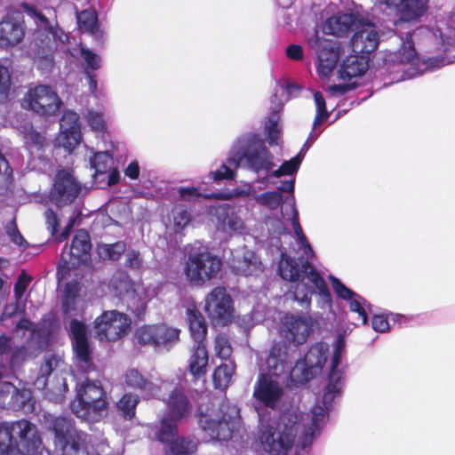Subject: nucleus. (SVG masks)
<instances>
[{"mask_svg": "<svg viewBox=\"0 0 455 455\" xmlns=\"http://www.w3.org/2000/svg\"><path fill=\"white\" fill-rule=\"evenodd\" d=\"M282 218H268L266 243L272 251L280 252L278 273L290 281V296L302 307H309L311 296H317V307L323 311L331 310L332 299L327 284L320 273L310 262L315 258L299 221V212L294 201L281 211Z\"/></svg>", "mask_w": 455, "mask_h": 455, "instance_id": "obj_1", "label": "nucleus"}, {"mask_svg": "<svg viewBox=\"0 0 455 455\" xmlns=\"http://www.w3.org/2000/svg\"><path fill=\"white\" fill-rule=\"evenodd\" d=\"M339 379L340 374L334 371L323 395V405L317 402L306 415L292 404L282 411L275 427L261 423L257 435L261 449L269 455H287L299 429H302L299 435V444L303 449L309 447L328 422L332 402L341 388Z\"/></svg>", "mask_w": 455, "mask_h": 455, "instance_id": "obj_2", "label": "nucleus"}, {"mask_svg": "<svg viewBox=\"0 0 455 455\" xmlns=\"http://www.w3.org/2000/svg\"><path fill=\"white\" fill-rule=\"evenodd\" d=\"M417 34H427L438 41L442 54L427 60L419 59L412 35L408 33L405 39L401 38V47L395 52H389L385 57L387 69L395 75L396 82L416 77L455 61V12L437 14L433 24L413 32L414 36Z\"/></svg>", "mask_w": 455, "mask_h": 455, "instance_id": "obj_3", "label": "nucleus"}, {"mask_svg": "<svg viewBox=\"0 0 455 455\" xmlns=\"http://www.w3.org/2000/svg\"><path fill=\"white\" fill-rule=\"evenodd\" d=\"M344 349L345 341L340 338L337 340L332 352L330 351L328 344L323 342L315 343L309 347L304 358L297 361L295 365L291 368V363L294 360L292 353L295 349H291L284 343H277L271 348L266 363L271 374L276 376H289L293 383L303 384L319 375L330 355H332L331 358V371L328 384L324 391H326L330 384L332 372L334 371H338L340 374L341 388L339 394L334 397L335 400L341 395L344 386L343 372L339 369ZM325 392H323V394Z\"/></svg>", "mask_w": 455, "mask_h": 455, "instance_id": "obj_4", "label": "nucleus"}, {"mask_svg": "<svg viewBox=\"0 0 455 455\" xmlns=\"http://www.w3.org/2000/svg\"><path fill=\"white\" fill-rule=\"evenodd\" d=\"M228 163L250 171L257 175L256 182L268 187L265 177L271 174L272 169L276 167L274 156L266 147L264 140L259 134L250 133L238 140V150L235 157L229 158Z\"/></svg>", "mask_w": 455, "mask_h": 455, "instance_id": "obj_5", "label": "nucleus"}, {"mask_svg": "<svg viewBox=\"0 0 455 455\" xmlns=\"http://www.w3.org/2000/svg\"><path fill=\"white\" fill-rule=\"evenodd\" d=\"M35 25V48L33 50L34 61L43 72L52 71L54 65L53 53L59 44H65L68 41V36L57 25L52 23L39 11L33 7L27 9Z\"/></svg>", "mask_w": 455, "mask_h": 455, "instance_id": "obj_6", "label": "nucleus"}, {"mask_svg": "<svg viewBox=\"0 0 455 455\" xmlns=\"http://www.w3.org/2000/svg\"><path fill=\"white\" fill-rule=\"evenodd\" d=\"M37 427L28 420L0 423V455H43Z\"/></svg>", "mask_w": 455, "mask_h": 455, "instance_id": "obj_7", "label": "nucleus"}, {"mask_svg": "<svg viewBox=\"0 0 455 455\" xmlns=\"http://www.w3.org/2000/svg\"><path fill=\"white\" fill-rule=\"evenodd\" d=\"M158 390L157 397L164 401L167 412L156 427L155 435L160 442H168L178 433V424L190 415L192 404L182 387L173 381H162Z\"/></svg>", "mask_w": 455, "mask_h": 455, "instance_id": "obj_8", "label": "nucleus"}, {"mask_svg": "<svg viewBox=\"0 0 455 455\" xmlns=\"http://www.w3.org/2000/svg\"><path fill=\"white\" fill-rule=\"evenodd\" d=\"M52 427L55 435V446L62 455H102L108 449L104 440L95 443L87 434L78 431L68 418H55Z\"/></svg>", "mask_w": 455, "mask_h": 455, "instance_id": "obj_9", "label": "nucleus"}, {"mask_svg": "<svg viewBox=\"0 0 455 455\" xmlns=\"http://www.w3.org/2000/svg\"><path fill=\"white\" fill-rule=\"evenodd\" d=\"M72 412L86 421L100 420L108 412L106 393L99 380L85 379L76 387V399L70 405Z\"/></svg>", "mask_w": 455, "mask_h": 455, "instance_id": "obj_10", "label": "nucleus"}, {"mask_svg": "<svg viewBox=\"0 0 455 455\" xmlns=\"http://www.w3.org/2000/svg\"><path fill=\"white\" fill-rule=\"evenodd\" d=\"M240 415L237 406L224 402L217 413L204 414L199 418V425L204 433L217 441L229 440L240 427Z\"/></svg>", "mask_w": 455, "mask_h": 455, "instance_id": "obj_11", "label": "nucleus"}, {"mask_svg": "<svg viewBox=\"0 0 455 455\" xmlns=\"http://www.w3.org/2000/svg\"><path fill=\"white\" fill-rule=\"evenodd\" d=\"M221 265L220 259L196 242L188 252L184 273L191 283L201 286L217 276Z\"/></svg>", "mask_w": 455, "mask_h": 455, "instance_id": "obj_12", "label": "nucleus"}, {"mask_svg": "<svg viewBox=\"0 0 455 455\" xmlns=\"http://www.w3.org/2000/svg\"><path fill=\"white\" fill-rule=\"evenodd\" d=\"M111 293L122 302L126 303L136 315H140L146 307L147 301L154 296L143 285L135 283L124 271L114 274L108 284Z\"/></svg>", "mask_w": 455, "mask_h": 455, "instance_id": "obj_13", "label": "nucleus"}, {"mask_svg": "<svg viewBox=\"0 0 455 455\" xmlns=\"http://www.w3.org/2000/svg\"><path fill=\"white\" fill-rule=\"evenodd\" d=\"M300 90L301 87L298 84L289 81H282L276 84L274 100H272L274 106L264 123V133L269 146H278L280 144L283 129L280 124V113L284 102L297 97Z\"/></svg>", "mask_w": 455, "mask_h": 455, "instance_id": "obj_14", "label": "nucleus"}, {"mask_svg": "<svg viewBox=\"0 0 455 455\" xmlns=\"http://www.w3.org/2000/svg\"><path fill=\"white\" fill-rule=\"evenodd\" d=\"M267 369L268 367L267 366ZM274 374H260L255 383L253 397L258 403L272 410H282L283 411L291 405H296L294 402H289V394L283 385L272 377ZM275 377H277L275 375Z\"/></svg>", "mask_w": 455, "mask_h": 455, "instance_id": "obj_15", "label": "nucleus"}, {"mask_svg": "<svg viewBox=\"0 0 455 455\" xmlns=\"http://www.w3.org/2000/svg\"><path fill=\"white\" fill-rule=\"evenodd\" d=\"M307 44L316 56L315 64L317 75L322 78H329L339 60V47L337 42L326 38L315 30L307 38Z\"/></svg>", "mask_w": 455, "mask_h": 455, "instance_id": "obj_16", "label": "nucleus"}, {"mask_svg": "<svg viewBox=\"0 0 455 455\" xmlns=\"http://www.w3.org/2000/svg\"><path fill=\"white\" fill-rule=\"evenodd\" d=\"M61 100L48 85L30 88L24 96L22 106L40 116H54L60 108Z\"/></svg>", "mask_w": 455, "mask_h": 455, "instance_id": "obj_17", "label": "nucleus"}, {"mask_svg": "<svg viewBox=\"0 0 455 455\" xmlns=\"http://www.w3.org/2000/svg\"><path fill=\"white\" fill-rule=\"evenodd\" d=\"M131 319L124 313L109 310L94 321L95 335L100 341H116L129 329Z\"/></svg>", "mask_w": 455, "mask_h": 455, "instance_id": "obj_18", "label": "nucleus"}, {"mask_svg": "<svg viewBox=\"0 0 455 455\" xmlns=\"http://www.w3.org/2000/svg\"><path fill=\"white\" fill-rule=\"evenodd\" d=\"M204 309L217 324L225 325L230 322L234 313L233 299L225 287H215L207 294Z\"/></svg>", "mask_w": 455, "mask_h": 455, "instance_id": "obj_19", "label": "nucleus"}, {"mask_svg": "<svg viewBox=\"0 0 455 455\" xmlns=\"http://www.w3.org/2000/svg\"><path fill=\"white\" fill-rule=\"evenodd\" d=\"M315 322L309 315H285L281 321V334L295 347L307 341L310 336Z\"/></svg>", "mask_w": 455, "mask_h": 455, "instance_id": "obj_20", "label": "nucleus"}, {"mask_svg": "<svg viewBox=\"0 0 455 455\" xmlns=\"http://www.w3.org/2000/svg\"><path fill=\"white\" fill-rule=\"evenodd\" d=\"M81 191V184L74 176L65 170H60L55 175L50 199L58 207H62L74 203Z\"/></svg>", "mask_w": 455, "mask_h": 455, "instance_id": "obj_21", "label": "nucleus"}, {"mask_svg": "<svg viewBox=\"0 0 455 455\" xmlns=\"http://www.w3.org/2000/svg\"><path fill=\"white\" fill-rule=\"evenodd\" d=\"M230 257L228 259L229 267L240 275L257 276L263 273L264 265L259 257L251 250L243 246L230 251Z\"/></svg>", "mask_w": 455, "mask_h": 455, "instance_id": "obj_22", "label": "nucleus"}, {"mask_svg": "<svg viewBox=\"0 0 455 455\" xmlns=\"http://www.w3.org/2000/svg\"><path fill=\"white\" fill-rule=\"evenodd\" d=\"M211 213L215 218V225L219 231L227 234L244 235L248 228L239 212L229 204H221L213 207Z\"/></svg>", "mask_w": 455, "mask_h": 455, "instance_id": "obj_23", "label": "nucleus"}, {"mask_svg": "<svg viewBox=\"0 0 455 455\" xmlns=\"http://www.w3.org/2000/svg\"><path fill=\"white\" fill-rule=\"evenodd\" d=\"M82 139L79 116L72 110L64 111L60 122V132L56 145L71 153Z\"/></svg>", "mask_w": 455, "mask_h": 455, "instance_id": "obj_24", "label": "nucleus"}, {"mask_svg": "<svg viewBox=\"0 0 455 455\" xmlns=\"http://www.w3.org/2000/svg\"><path fill=\"white\" fill-rule=\"evenodd\" d=\"M25 36V24L20 13L8 12L0 20V48L8 49L19 44Z\"/></svg>", "mask_w": 455, "mask_h": 455, "instance_id": "obj_25", "label": "nucleus"}, {"mask_svg": "<svg viewBox=\"0 0 455 455\" xmlns=\"http://www.w3.org/2000/svg\"><path fill=\"white\" fill-rule=\"evenodd\" d=\"M350 40L352 51L355 54L368 56L373 52L379 43V33L377 27L371 22H361Z\"/></svg>", "mask_w": 455, "mask_h": 455, "instance_id": "obj_26", "label": "nucleus"}, {"mask_svg": "<svg viewBox=\"0 0 455 455\" xmlns=\"http://www.w3.org/2000/svg\"><path fill=\"white\" fill-rule=\"evenodd\" d=\"M91 248L92 244L88 233L80 229L76 233L68 251L62 253L61 262L68 268L76 267L81 263H85L90 257Z\"/></svg>", "mask_w": 455, "mask_h": 455, "instance_id": "obj_27", "label": "nucleus"}, {"mask_svg": "<svg viewBox=\"0 0 455 455\" xmlns=\"http://www.w3.org/2000/svg\"><path fill=\"white\" fill-rule=\"evenodd\" d=\"M69 331L73 339V348L76 353L77 366L82 371H88L92 366V360L85 325L84 323L74 319L70 322Z\"/></svg>", "mask_w": 455, "mask_h": 455, "instance_id": "obj_28", "label": "nucleus"}, {"mask_svg": "<svg viewBox=\"0 0 455 455\" xmlns=\"http://www.w3.org/2000/svg\"><path fill=\"white\" fill-rule=\"evenodd\" d=\"M393 9L403 21H418L427 11L428 0H377Z\"/></svg>", "mask_w": 455, "mask_h": 455, "instance_id": "obj_29", "label": "nucleus"}, {"mask_svg": "<svg viewBox=\"0 0 455 455\" xmlns=\"http://www.w3.org/2000/svg\"><path fill=\"white\" fill-rule=\"evenodd\" d=\"M329 280L336 295L348 302L349 308L352 312L358 315L357 320L365 324L367 322L366 307L369 306L367 301L358 293L347 287L339 279L334 275H330Z\"/></svg>", "mask_w": 455, "mask_h": 455, "instance_id": "obj_30", "label": "nucleus"}, {"mask_svg": "<svg viewBox=\"0 0 455 455\" xmlns=\"http://www.w3.org/2000/svg\"><path fill=\"white\" fill-rule=\"evenodd\" d=\"M295 180L293 179H285L280 181V184L275 185L277 190L273 191H265L259 193L261 188H258L256 194L254 195L255 203L262 207L263 209L268 211H275L279 209L283 201V195L281 192H290L292 193L294 190Z\"/></svg>", "mask_w": 455, "mask_h": 455, "instance_id": "obj_31", "label": "nucleus"}, {"mask_svg": "<svg viewBox=\"0 0 455 455\" xmlns=\"http://www.w3.org/2000/svg\"><path fill=\"white\" fill-rule=\"evenodd\" d=\"M312 143L313 141L307 139L300 151L294 157L284 161L279 167L273 168L271 174L265 177L268 187L280 184L279 180L283 176H288L289 179L294 180L292 176L298 172L305 154L311 147Z\"/></svg>", "mask_w": 455, "mask_h": 455, "instance_id": "obj_32", "label": "nucleus"}, {"mask_svg": "<svg viewBox=\"0 0 455 455\" xmlns=\"http://www.w3.org/2000/svg\"><path fill=\"white\" fill-rule=\"evenodd\" d=\"M360 23L353 13H339L330 17L323 24V34H331L336 36L347 35L353 28Z\"/></svg>", "mask_w": 455, "mask_h": 455, "instance_id": "obj_33", "label": "nucleus"}, {"mask_svg": "<svg viewBox=\"0 0 455 455\" xmlns=\"http://www.w3.org/2000/svg\"><path fill=\"white\" fill-rule=\"evenodd\" d=\"M369 63L366 56L350 55L344 59L338 69L339 77L350 80L363 76L368 69Z\"/></svg>", "mask_w": 455, "mask_h": 455, "instance_id": "obj_34", "label": "nucleus"}, {"mask_svg": "<svg viewBox=\"0 0 455 455\" xmlns=\"http://www.w3.org/2000/svg\"><path fill=\"white\" fill-rule=\"evenodd\" d=\"M124 382L127 387L140 390L146 396L154 397L159 395V387L152 383L135 368H131L126 371Z\"/></svg>", "mask_w": 455, "mask_h": 455, "instance_id": "obj_35", "label": "nucleus"}, {"mask_svg": "<svg viewBox=\"0 0 455 455\" xmlns=\"http://www.w3.org/2000/svg\"><path fill=\"white\" fill-rule=\"evenodd\" d=\"M187 321L195 344H204V340L207 333V325L204 317L195 306L187 308Z\"/></svg>", "mask_w": 455, "mask_h": 455, "instance_id": "obj_36", "label": "nucleus"}, {"mask_svg": "<svg viewBox=\"0 0 455 455\" xmlns=\"http://www.w3.org/2000/svg\"><path fill=\"white\" fill-rule=\"evenodd\" d=\"M64 365L62 358L58 355H47L44 356V363L41 364L38 375L35 380V386L37 389H44L47 385V378L54 371L60 369Z\"/></svg>", "mask_w": 455, "mask_h": 455, "instance_id": "obj_37", "label": "nucleus"}, {"mask_svg": "<svg viewBox=\"0 0 455 455\" xmlns=\"http://www.w3.org/2000/svg\"><path fill=\"white\" fill-rule=\"evenodd\" d=\"M180 331L164 323L158 324L156 349L169 351L180 340Z\"/></svg>", "mask_w": 455, "mask_h": 455, "instance_id": "obj_38", "label": "nucleus"}, {"mask_svg": "<svg viewBox=\"0 0 455 455\" xmlns=\"http://www.w3.org/2000/svg\"><path fill=\"white\" fill-rule=\"evenodd\" d=\"M31 282V278L25 272H22L15 284H14V296L16 299L15 304L9 305L5 307V312L12 315L14 313L23 312L25 310V301L22 300L25 292Z\"/></svg>", "mask_w": 455, "mask_h": 455, "instance_id": "obj_39", "label": "nucleus"}, {"mask_svg": "<svg viewBox=\"0 0 455 455\" xmlns=\"http://www.w3.org/2000/svg\"><path fill=\"white\" fill-rule=\"evenodd\" d=\"M208 365V354L204 344H196L190 356L188 368L193 376L201 377L205 374Z\"/></svg>", "mask_w": 455, "mask_h": 455, "instance_id": "obj_40", "label": "nucleus"}, {"mask_svg": "<svg viewBox=\"0 0 455 455\" xmlns=\"http://www.w3.org/2000/svg\"><path fill=\"white\" fill-rule=\"evenodd\" d=\"M114 147L110 143L109 147H106L103 150L94 152L92 148L91 151L93 154L90 157V164L92 169L95 170V174H105L112 169L113 156L110 153L111 148Z\"/></svg>", "mask_w": 455, "mask_h": 455, "instance_id": "obj_41", "label": "nucleus"}, {"mask_svg": "<svg viewBox=\"0 0 455 455\" xmlns=\"http://www.w3.org/2000/svg\"><path fill=\"white\" fill-rule=\"evenodd\" d=\"M27 348L22 346L12 350V339L5 335L0 336V364L4 366L7 363H15L19 359H24Z\"/></svg>", "mask_w": 455, "mask_h": 455, "instance_id": "obj_42", "label": "nucleus"}, {"mask_svg": "<svg viewBox=\"0 0 455 455\" xmlns=\"http://www.w3.org/2000/svg\"><path fill=\"white\" fill-rule=\"evenodd\" d=\"M78 292L77 283L70 282L66 284L61 302L63 313L67 317L74 316L78 312V301H76Z\"/></svg>", "mask_w": 455, "mask_h": 455, "instance_id": "obj_43", "label": "nucleus"}, {"mask_svg": "<svg viewBox=\"0 0 455 455\" xmlns=\"http://www.w3.org/2000/svg\"><path fill=\"white\" fill-rule=\"evenodd\" d=\"M35 401L32 397L30 389L17 388L15 394L8 402V408L16 411H22L25 413H30L34 411Z\"/></svg>", "mask_w": 455, "mask_h": 455, "instance_id": "obj_44", "label": "nucleus"}, {"mask_svg": "<svg viewBox=\"0 0 455 455\" xmlns=\"http://www.w3.org/2000/svg\"><path fill=\"white\" fill-rule=\"evenodd\" d=\"M314 101L315 105V116L313 122L312 131L309 133L308 140L314 141L320 134L316 132L318 126H320L324 121L330 116V112L326 109V102L323 95L320 92H314Z\"/></svg>", "mask_w": 455, "mask_h": 455, "instance_id": "obj_45", "label": "nucleus"}, {"mask_svg": "<svg viewBox=\"0 0 455 455\" xmlns=\"http://www.w3.org/2000/svg\"><path fill=\"white\" fill-rule=\"evenodd\" d=\"M257 183L258 182H256V180L254 182H243L235 187L232 190L220 194L207 195L204 196V197L229 200L235 197L251 196L252 199H254V195L258 190V187L256 186Z\"/></svg>", "mask_w": 455, "mask_h": 455, "instance_id": "obj_46", "label": "nucleus"}, {"mask_svg": "<svg viewBox=\"0 0 455 455\" xmlns=\"http://www.w3.org/2000/svg\"><path fill=\"white\" fill-rule=\"evenodd\" d=\"M17 329H23L29 331L28 347L33 349H42L46 345V335L41 328L33 327L30 321L21 319L17 324Z\"/></svg>", "mask_w": 455, "mask_h": 455, "instance_id": "obj_47", "label": "nucleus"}, {"mask_svg": "<svg viewBox=\"0 0 455 455\" xmlns=\"http://www.w3.org/2000/svg\"><path fill=\"white\" fill-rule=\"evenodd\" d=\"M235 365L228 360L219 365L213 373V383L216 388L226 389L231 382Z\"/></svg>", "mask_w": 455, "mask_h": 455, "instance_id": "obj_48", "label": "nucleus"}, {"mask_svg": "<svg viewBox=\"0 0 455 455\" xmlns=\"http://www.w3.org/2000/svg\"><path fill=\"white\" fill-rule=\"evenodd\" d=\"M177 434L168 442H163L169 444L172 455H190L196 451V442L184 437H176Z\"/></svg>", "mask_w": 455, "mask_h": 455, "instance_id": "obj_49", "label": "nucleus"}, {"mask_svg": "<svg viewBox=\"0 0 455 455\" xmlns=\"http://www.w3.org/2000/svg\"><path fill=\"white\" fill-rule=\"evenodd\" d=\"M78 27L81 30L91 35L97 36L99 33L98 18L96 12L87 9L76 14Z\"/></svg>", "mask_w": 455, "mask_h": 455, "instance_id": "obj_50", "label": "nucleus"}, {"mask_svg": "<svg viewBox=\"0 0 455 455\" xmlns=\"http://www.w3.org/2000/svg\"><path fill=\"white\" fill-rule=\"evenodd\" d=\"M170 220L176 233L181 232L192 220L190 212L182 205H176L171 212Z\"/></svg>", "mask_w": 455, "mask_h": 455, "instance_id": "obj_51", "label": "nucleus"}, {"mask_svg": "<svg viewBox=\"0 0 455 455\" xmlns=\"http://www.w3.org/2000/svg\"><path fill=\"white\" fill-rule=\"evenodd\" d=\"M140 402V397L136 394L126 393L117 402V409L123 416L131 419L135 416L136 407Z\"/></svg>", "mask_w": 455, "mask_h": 455, "instance_id": "obj_52", "label": "nucleus"}, {"mask_svg": "<svg viewBox=\"0 0 455 455\" xmlns=\"http://www.w3.org/2000/svg\"><path fill=\"white\" fill-rule=\"evenodd\" d=\"M158 324H148L137 329L135 337L140 345L150 346L156 348Z\"/></svg>", "mask_w": 455, "mask_h": 455, "instance_id": "obj_53", "label": "nucleus"}, {"mask_svg": "<svg viewBox=\"0 0 455 455\" xmlns=\"http://www.w3.org/2000/svg\"><path fill=\"white\" fill-rule=\"evenodd\" d=\"M24 142L30 154H33L34 150L39 151L43 148L45 139L44 135L29 126L24 129Z\"/></svg>", "mask_w": 455, "mask_h": 455, "instance_id": "obj_54", "label": "nucleus"}, {"mask_svg": "<svg viewBox=\"0 0 455 455\" xmlns=\"http://www.w3.org/2000/svg\"><path fill=\"white\" fill-rule=\"evenodd\" d=\"M126 244L124 242H117L110 244H100L98 253L100 257L110 260H117L125 251Z\"/></svg>", "mask_w": 455, "mask_h": 455, "instance_id": "obj_55", "label": "nucleus"}, {"mask_svg": "<svg viewBox=\"0 0 455 455\" xmlns=\"http://www.w3.org/2000/svg\"><path fill=\"white\" fill-rule=\"evenodd\" d=\"M232 354V347L229 343L228 339L224 334H218L214 340V355L216 357L223 360H230Z\"/></svg>", "mask_w": 455, "mask_h": 455, "instance_id": "obj_56", "label": "nucleus"}, {"mask_svg": "<svg viewBox=\"0 0 455 455\" xmlns=\"http://www.w3.org/2000/svg\"><path fill=\"white\" fill-rule=\"evenodd\" d=\"M86 121L93 132L104 133L107 130V120L102 112L89 109L85 116Z\"/></svg>", "mask_w": 455, "mask_h": 455, "instance_id": "obj_57", "label": "nucleus"}, {"mask_svg": "<svg viewBox=\"0 0 455 455\" xmlns=\"http://www.w3.org/2000/svg\"><path fill=\"white\" fill-rule=\"evenodd\" d=\"M4 228L6 235L14 244L21 249H26L28 247V243L18 229L14 219L7 222Z\"/></svg>", "mask_w": 455, "mask_h": 455, "instance_id": "obj_58", "label": "nucleus"}, {"mask_svg": "<svg viewBox=\"0 0 455 455\" xmlns=\"http://www.w3.org/2000/svg\"><path fill=\"white\" fill-rule=\"evenodd\" d=\"M81 56L85 63L84 70L87 69L92 73L100 68V57L89 49L82 47Z\"/></svg>", "mask_w": 455, "mask_h": 455, "instance_id": "obj_59", "label": "nucleus"}, {"mask_svg": "<svg viewBox=\"0 0 455 455\" xmlns=\"http://www.w3.org/2000/svg\"><path fill=\"white\" fill-rule=\"evenodd\" d=\"M235 176V169L223 164L216 171L211 172L208 175V179L212 181H220L223 180H233Z\"/></svg>", "mask_w": 455, "mask_h": 455, "instance_id": "obj_60", "label": "nucleus"}, {"mask_svg": "<svg viewBox=\"0 0 455 455\" xmlns=\"http://www.w3.org/2000/svg\"><path fill=\"white\" fill-rule=\"evenodd\" d=\"M16 392V387L11 382H0V406L8 407V402Z\"/></svg>", "mask_w": 455, "mask_h": 455, "instance_id": "obj_61", "label": "nucleus"}, {"mask_svg": "<svg viewBox=\"0 0 455 455\" xmlns=\"http://www.w3.org/2000/svg\"><path fill=\"white\" fill-rule=\"evenodd\" d=\"M11 77L7 68L0 65V101L7 98Z\"/></svg>", "mask_w": 455, "mask_h": 455, "instance_id": "obj_62", "label": "nucleus"}, {"mask_svg": "<svg viewBox=\"0 0 455 455\" xmlns=\"http://www.w3.org/2000/svg\"><path fill=\"white\" fill-rule=\"evenodd\" d=\"M143 264V259L140 253L135 250H129L125 254V267L138 270L140 269Z\"/></svg>", "mask_w": 455, "mask_h": 455, "instance_id": "obj_63", "label": "nucleus"}, {"mask_svg": "<svg viewBox=\"0 0 455 455\" xmlns=\"http://www.w3.org/2000/svg\"><path fill=\"white\" fill-rule=\"evenodd\" d=\"M177 193L179 195V198L182 201L191 202L195 199L198 198L201 194L199 193L198 188L195 187L184 188L180 187L177 188Z\"/></svg>", "mask_w": 455, "mask_h": 455, "instance_id": "obj_64", "label": "nucleus"}]
</instances>
